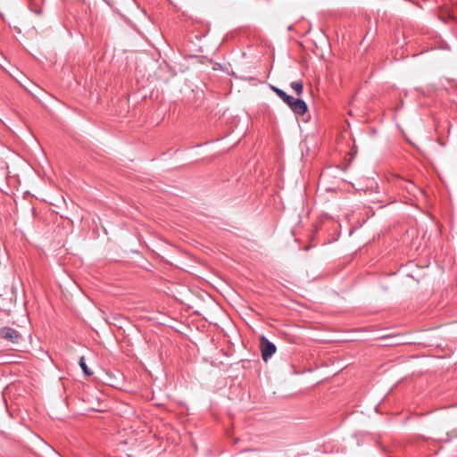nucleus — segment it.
Here are the masks:
<instances>
[{
    "mask_svg": "<svg viewBox=\"0 0 457 457\" xmlns=\"http://www.w3.org/2000/svg\"><path fill=\"white\" fill-rule=\"evenodd\" d=\"M261 351L262 360L267 361L276 352V345L265 337L261 338Z\"/></svg>",
    "mask_w": 457,
    "mask_h": 457,
    "instance_id": "f257e3e1",
    "label": "nucleus"
},
{
    "mask_svg": "<svg viewBox=\"0 0 457 457\" xmlns=\"http://www.w3.org/2000/svg\"><path fill=\"white\" fill-rule=\"evenodd\" d=\"M0 337L4 338L12 343H16L20 339V335L18 331L12 328H3L0 330Z\"/></svg>",
    "mask_w": 457,
    "mask_h": 457,
    "instance_id": "f03ea898",
    "label": "nucleus"
},
{
    "mask_svg": "<svg viewBox=\"0 0 457 457\" xmlns=\"http://www.w3.org/2000/svg\"><path fill=\"white\" fill-rule=\"evenodd\" d=\"M288 106L295 114L298 115H303L307 111V105L302 99L294 98Z\"/></svg>",
    "mask_w": 457,
    "mask_h": 457,
    "instance_id": "7ed1b4c3",
    "label": "nucleus"
},
{
    "mask_svg": "<svg viewBox=\"0 0 457 457\" xmlns=\"http://www.w3.org/2000/svg\"><path fill=\"white\" fill-rule=\"evenodd\" d=\"M274 92L279 96L287 105L294 100V97L287 95L285 91L280 88L273 87Z\"/></svg>",
    "mask_w": 457,
    "mask_h": 457,
    "instance_id": "20e7f679",
    "label": "nucleus"
},
{
    "mask_svg": "<svg viewBox=\"0 0 457 457\" xmlns=\"http://www.w3.org/2000/svg\"><path fill=\"white\" fill-rule=\"evenodd\" d=\"M290 87L298 96L302 95L303 82L301 80L291 82Z\"/></svg>",
    "mask_w": 457,
    "mask_h": 457,
    "instance_id": "39448f33",
    "label": "nucleus"
},
{
    "mask_svg": "<svg viewBox=\"0 0 457 457\" xmlns=\"http://www.w3.org/2000/svg\"><path fill=\"white\" fill-rule=\"evenodd\" d=\"M79 364L80 368L82 369V370H83V372H84V374L86 376L88 377V376H91L93 374V372L89 370V368L86 364L85 358L83 356H81L79 358Z\"/></svg>",
    "mask_w": 457,
    "mask_h": 457,
    "instance_id": "423d86ee",
    "label": "nucleus"
}]
</instances>
